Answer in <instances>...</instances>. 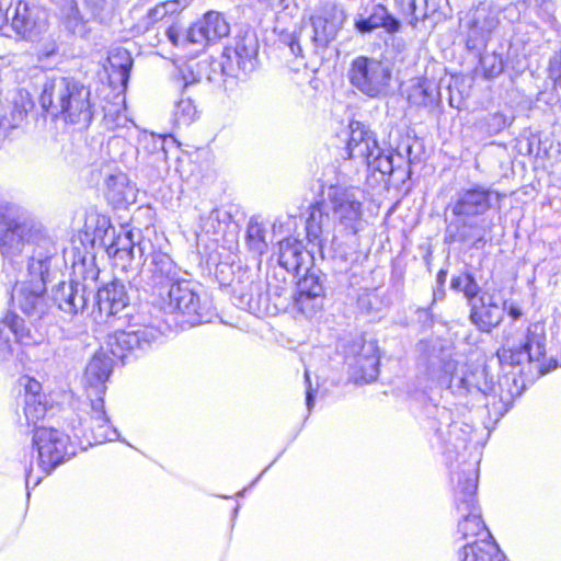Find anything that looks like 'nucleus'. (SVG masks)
Instances as JSON below:
<instances>
[{
  "label": "nucleus",
  "instance_id": "nucleus-13",
  "mask_svg": "<svg viewBox=\"0 0 561 561\" xmlns=\"http://www.w3.org/2000/svg\"><path fill=\"white\" fill-rule=\"evenodd\" d=\"M45 234L39 227L18 222L4 215L0 216V251L3 256L14 257L36 241L34 234Z\"/></svg>",
  "mask_w": 561,
  "mask_h": 561
},
{
  "label": "nucleus",
  "instance_id": "nucleus-2",
  "mask_svg": "<svg viewBox=\"0 0 561 561\" xmlns=\"http://www.w3.org/2000/svg\"><path fill=\"white\" fill-rule=\"evenodd\" d=\"M36 241L26 248L25 278L16 282L11 294L13 304L35 323L44 319L51 308L47 284L51 282V261L57 253L55 243L46 234H34Z\"/></svg>",
  "mask_w": 561,
  "mask_h": 561
},
{
  "label": "nucleus",
  "instance_id": "nucleus-30",
  "mask_svg": "<svg viewBox=\"0 0 561 561\" xmlns=\"http://www.w3.org/2000/svg\"><path fill=\"white\" fill-rule=\"evenodd\" d=\"M408 101L413 106L434 108L440 102L439 87L434 80L423 78L410 88Z\"/></svg>",
  "mask_w": 561,
  "mask_h": 561
},
{
  "label": "nucleus",
  "instance_id": "nucleus-19",
  "mask_svg": "<svg viewBox=\"0 0 561 561\" xmlns=\"http://www.w3.org/2000/svg\"><path fill=\"white\" fill-rule=\"evenodd\" d=\"M469 308V320L477 330L483 333H491L504 319L506 300L500 305L494 294L483 291L479 299L472 302Z\"/></svg>",
  "mask_w": 561,
  "mask_h": 561
},
{
  "label": "nucleus",
  "instance_id": "nucleus-31",
  "mask_svg": "<svg viewBox=\"0 0 561 561\" xmlns=\"http://www.w3.org/2000/svg\"><path fill=\"white\" fill-rule=\"evenodd\" d=\"M330 222V218L328 214H324L319 205H313L311 207L309 217L306 221V233L308 242L318 248L319 253L323 257V231L324 227Z\"/></svg>",
  "mask_w": 561,
  "mask_h": 561
},
{
  "label": "nucleus",
  "instance_id": "nucleus-14",
  "mask_svg": "<svg viewBox=\"0 0 561 561\" xmlns=\"http://www.w3.org/2000/svg\"><path fill=\"white\" fill-rule=\"evenodd\" d=\"M168 297V307L185 317L191 325L204 321L203 307L196 285L191 280L180 279L164 293Z\"/></svg>",
  "mask_w": 561,
  "mask_h": 561
},
{
  "label": "nucleus",
  "instance_id": "nucleus-21",
  "mask_svg": "<svg viewBox=\"0 0 561 561\" xmlns=\"http://www.w3.org/2000/svg\"><path fill=\"white\" fill-rule=\"evenodd\" d=\"M230 33V25L220 12L209 11L186 31L190 44L207 45L216 43Z\"/></svg>",
  "mask_w": 561,
  "mask_h": 561
},
{
  "label": "nucleus",
  "instance_id": "nucleus-41",
  "mask_svg": "<svg viewBox=\"0 0 561 561\" xmlns=\"http://www.w3.org/2000/svg\"><path fill=\"white\" fill-rule=\"evenodd\" d=\"M247 238L250 248L255 252L263 253L267 249V243L265 241V229L261 224L256 221H250L247 230Z\"/></svg>",
  "mask_w": 561,
  "mask_h": 561
},
{
  "label": "nucleus",
  "instance_id": "nucleus-22",
  "mask_svg": "<svg viewBox=\"0 0 561 561\" xmlns=\"http://www.w3.org/2000/svg\"><path fill=\"white\" fill-rule=\"evenodd\" d=\"M129 300L126 286L119 279H113L92 295L93 308L96 306L100 314L106 319L115 318L119 312L129 309Z\"/></svg>",
  "mask_w": 561,
  "mask_h": 561
},
{
  "label": "nucleus",
  "instance_id": "nucleus-27",
  "mask_svg": "<svg viewBox=\"0 0 561 561\" xmlns=\"http://www.w3.org/2000/svg\"><path fill=\"white\" fill-rule=\"evenodd\" d=\"M10 334L18 341L24 342L30 337V329L24 319L14 312H9L0 322V362L9 360L13 355Z\"/></svg>",
  "mask_w": 561,
  "mask_h": 561
},
{
  "label": "nucleus",
  "instance_id": "nucleus-10",
  "mask_svg": "<svg viewBox=\"0 0 561 561\" xmlns=\"http://www.w3.org/2000/svg\"><path fill=\"white\" fill-rule=\"evenodd\" d=\"M478 488V476L476 470L462 472L458 476V484L455 490L456 511L460 516L458 533L463 539L470 536H478L485 530L480 508L478 506L476 491Z\"/></svg>",
  "mask_w": 561,
  "mask_h": 561
},
{
  "label": "nucleus",
  "instance_id": "nucleus-33",
  "mask_svg": "<svg viewBox=\"0 0 561 561\" xmlns=\"http://www.w3.org/2000/svg\"><path fill=\"white\" fill-rule=\"evenodd\" d=\"M238 71L247 75L254 70L257 55V44L253 39L243 38L239 41L232 51Z\"/></svg>",
  "mask_w": 561,
  "mask_h": 561
},
{
  "label": "nucleus",
  "instance_id": "nucleus-49",
  "mask_svg": "<svg viewBox=\"0 0 561 561\" xmlns=\"http://www.w3.org/2000/svg\"><path fill=\"white\" fill-rule=\"evenodd\" d=\"M396 2L402 8L407 9L411 15H413L415 22L419 21V16L416 15L419 9V0H396ZM424 2V13L423 16L427 15L428 10V0H423Z\"/></svg>",
  "mask_w": 561,
  "mask_h": 561
},
{
  "label": "nucleus",
  "instance_id": "nucleus-7",
  "mask_svg": "<svg viewBox=\"0 0 561 561\" xmlns=\"http://www.w3.org/2000/svg\"><path fill=\"white\" fill-rule=\"evenodd\" d=\"M347 78L351 85L365 96L381 99L389 94L392 69L382 60L358 56L352 60Z\"/></svg>",
  "mask_w": 561,
  "mask_h": 561
},
{
  "label": "nucleus",
  "instance_id": "nucleus-43",
  "mask_svg": "<svg viewBox=\"0 0 561 561\" xmlns=\"http://www.w3.org/2000/svg\"><path fill=\"white\" fill-rule=\"evenodd\" d=\"M85 7L94 19L105 21L115 9V0H84Z\"/></svg>",
  "mask_w": 561,
  "mask_h": 561
},
{
  "label": "nucleus",
  "instance_id": "nucleus-44",
  "mask_svg": "<svg viewBox=\"0 0 561 561\" xmlns=\"http://www.w3.org/2000/svg\"><path fill=\"white\" fill-rule=\"evenodd\" d=\"M112 68H117V73L122 84H126L129 79V73L133 65L130 55L124 50L110 58Z\"/></svg>",
  "mask_w": 561,
  "mask_h": 561
},
{
  "label": "nucleus",
  "instance_id": "nucleus-58",
  "mask_svg": "<svg viewBox=\"0 0 561 561\" xmlns=\"http://www.w3.org/2000/svg\"><path fill=\"white\" fill-rule=\"evenodd\" d=\"M11 8H9L5 12L0 9V31L3 30L8 25V21L10 19Z\"/></svg>",
  "mask_w": 561,
  "mask_h": 561
},
{
  "label": "nucleus",
  "instance_id": "nucleus-63",
  "mask_svg": "<svg viewBox=\"0 0 561 561\" xmlns=\"http://www.w3.org/2000/svg\"><path fill=\"white\" fill-rule=\"evenodd\" d=\"M208 80H209V81H216L217 79H216L214 76L209 75V76H208Z\"/></svg>",
  "mask_w": 561,
  "mask_h": 561
},
{
  "label": "nucleus",
  "instance_id": "nucleus-38",
  "mask_svg": "<svg viewBox=\"0 0 561 561\" xmlns=\"http://www.w3.org/2000/svg\"><path fill=\"white\" fill-rule=\"evenodd\" d=\"M39 383L30 385V392L25 394L24 414L28 422H37L43 419L47 412L46 403L42 401V396L35 391Z\"/></svg>",
  "mask_w": 561,
  "mask_h": 561
},
{
  "label": "nucleus",
  "instance_id": "nucleus-57",
  "mask_svg": "<svg viewBox=\"0 0 561 561\" xmlns=\"http://www.w3.org/2000/svg\"><path fill=\"white\" fill-rule=\"evenodd\" d=\"M151 138L153 140V147L154 149H159L162 151L163 156H165V149H164V146H165V142L168 140V137L165 136H158L157 138L154 137V135H151Z\"/></svg>",
  "mask_w": 561,
  "mask_h": 561
},
{
  "label": "nucleus",
  "instance_id": "nucleus-34",
  "mask_svg": "<svg viewBox=\"0 0 561 561\" xmlns=\"http://www.w3.org/2000/svg\"><path fill=\"white\" fill-rule=\"evenodd\" d=\"M460 558L461 561H502L503 554L489 542H473L463 546Z\"/></svg>",
  "mask_w": 561,
  "mask_h": 561
},
{
  "label": "nucleus",
  "instance_id": "nucleus-61",
  "mask_svg": "<svg viewBox=\"0 0 561 561\" xmlns=\"http://www.w3.org/2000/svg\"><path fill=\"white\" fill-rule=\"evenodd\" d=\"M419 10L422 12V14L424 13V2H423V0H419V9H417V11Z\"/></svg>",
  "mask_w": 561,
  "mask_h": 561
},
{
  "label": "nucleus",
  "instance_id": "nucleus-46",
  "mask_svg": "<svg viewBox=\"0 0 561 561\" xmlns=\"http://www.w3.org/2000/svg\"><path fill=\"white\" fill-rule=\"evenodd\" d=\"M287 45H288L291 54L295 55V56L304 57L302 45H305V48L310 54V44L308 42L307 36L302 35L301 27L299 28L298 32H295V33H293L291 35L288 36Z\"/></svg>",
  "mask_w": 561,
  "mask_h": 561
},
{
  "label": "nucleus",
  "instance_id": "nucleus-42",
  "mask_svg": "<svg viewBox=\"0 0 561 561\" xmlns=\"http://www.w3.org/2000/svg\"><path fill=\"white\" fill-rule=\"evenodd\" d=\"M480 64L486 79L500 76L504 70L503 59L494 53L481 56Z\"/></svg>",
  "mask_w": 561,
  "mask_h": 561
},
{
  "label": "nucleus",
  "instance_id": "nucleus-39",
  "mask_svg": "<svg viewBox=\"0 0 561 561\" xmlns=\"http://www.w3.org/2000/svg\"><path fill=\"white\" fill-rule=\"evenodd\" d=\"M72 270L73 279H78L81 283L88 284L89 288H93L91 285L98 279L100 273L93 256H83L79 261L73 262Z\"/></svg>",
  "mask_w": 561,
  "mask_h": 561
},
{
  "label": "nucleus",
  "instance_id": "nucleus-20",
  "mask_svg": "<svg viewBox=\"0 0 561 561\" xmlns=\"http://www.w3.org/2000/svg\"><path fill=\"white\" fill-rule=\"evenodd\" d=\"M454 368L450 375L448 388L457 397L486 396L493 391V381L485 379V371H472L465 367H454L451 363L446 364V369Z\"/></svg>",
  "mask_w": 561,
  "mask_h": 561
},
{
  "label": "nucleus",
  "instance_id": "nucleus-56",
  "mask_svg": "<svg viewBox=\"0 0 561 561\" xmlns=\"http://www.w3.org/2000/svg\"><path fill=\"white\" fill-rule=\"evenodd\" d=\"M417 313H419L420 320L423 321L425 327H432L433 319H432V314L430 313L428 309L421 308L417 310Z\"/></svg>",
  "mask_w": 561,
  "mask_h": 561
},
{
  "label": "nucleus",
  "instance_id": "nucleus-5",
  "mask_svg": "<svg viewBox=\"0 0 561 561\" xmlns=\"http://www.w3.org/2000/svg\"><path fill=\"white\" fill-rule=\"evenodd\" d=\"M123 317L128 319L127 330L117 329L113 335H108L107 346L113 357L125 363L128 354L146 351L162 332L160 320L147 312H126Z\"/></svg>",
  "mask_w": 561,
  "mask_h": 561
},
{
  "label": "nucleus",
  "instance_id": "nucleus-54",
  "mask_svg": "<svg viewBox=\"0 0 561 561\" xmlns=\"http://www.w3.org/2000/svg\"><path fill=\"white\" fill-rule=\"evenodd\" d=\"M305 378H306V381L310 385L309 373L307 370L305 373ZM306 405H307V409L309 412L311 411V409L314 405V394H313V390L311 389L310 386L308 387L307 392H306Z\"/></svg>",
  "mask_w": 561,
  "mask_h": 561
},
{
  "label": "nucleus",
  "instance_id": "nucleus-29",
  "mask_svg": "<svg viewBox=\"0 0 561 561\" xmlns=\"http://www.w3.org/2000/svg\"><path fill=\"white\" fill-rule=\"evenodd\" d=\"M105 196L116 208H126L136 202V190L123 172H116L105 180Z\"/></svg>",
  "mask_w": 561,
  "mask_h": 561
},
{
  "label": "nucleus",
  "instance_id": "nucleus-9",
  "mask_svg": "<svg viewBox=\"0 0 561 561\" xmlns=\"http://www.w3.org/2000/svg\"><path fill=\"white\" fill-rule=\"evenodd\" d=\"M180 280V268L169 254L153 251L149 262H144L129 280L137 289L152 293L164 299V293Z\"/></svg>",
  "mask_w": 561,
  "mask_h": 561
},
{
  "label": "nucleus",
  "instance_id": "nucleus-36",
  "mask_svg": "<svg viewBox=\"0 0 561 561\" xmlns=\"http://www.w3.org/2000/svg\"><path fill=\"white\" fill-rule=\"evenodd\" d=\"M188 85L190 83L185 81L182 98L175 104L173 112L174 121L178 125L187 126L198 116V111L194 101L190 95H187Z\"/></svg>",
  "mask_w": 561,
  "mask_h": 561
},
{
  "label": "nucleus",
  "instance_id": "nucleus-53",
  "mask_svg": "<svg viewBox=\"0 0 561 561\" xmlns=\"http://www.w3.org/2000/svg\"><path fill=\"white\" fill-rule=\"evenodd\" d=\"M11 129H14L11 123L5 118L4 115H0V145L8 137Z\"/></svg>",
  "mask_w": 561,
  "mask_h": 561
},
{
  "label": "nucleus",
  "instance_id": "nucleus-59",
  "mask_svg": "<svg viewBox=\"0 0 561 561\" xmlns=\"http://www.w3.org/2000/svg\"><path fill=\"white\" fill-rule=\"evenodd\" d=\"M56 51H57V45L54 42L44 45V47L42 49V54L46 57H50V56L55 55Z\"/></svg>",
  "mask_w": 561,
  "mask_h": 561
},
{
  "label": "nucleus",
  "instance_id": "nucleus-4",
  "mask_svg": "<svg viewBox=\"0 0 561 561\" xmlns=\"http://www.w3.org/2000/svg\"><path fill=\"white\" fill-rule=\"evenodd\" d=\"M42 110L53 119L88 128L95 114L90 87L73 77L53 76L46 79L39 96Z\"/></svg>",
  "mask_w": 561,
  "mask_h": 561
},
{
  "label": "nucleus",
  "instance_id": "nucleus-17",
  "mask_svg": "<svg viewBox=\"0 0 561 561\" xmlns=\"http://www.w3.org/2000/svg\"><path fill=\"white\" fill-rule=\"evenodd\" d=\"M411 151L412 147L407 146L405 153L409 158L407 162L401 152L393 154L391 151H385L378 146V151L374 150V153L366 157L363 161L370 171L379 172L381 180H385L386 176H397L398 181L405 182L412 174L410 169L412 163L410 158Z\"/></svg>",
  "mask_w": 561,
  "mask_h": 561
},
{
  "label": "nucleus",
  "instance_id": "nucleus-18",
  "mask_svg": "<svg viewBox=\"0 0 561 561\" xmlns=\"http://www.w3.org/2000/svg\"><path fill=\"white\" fill-rule=\"evenodd\" d=\"M10 19L12 30L25 39L33 41L47 28V12L26 2L11 8Z\"/></svg>",
  "mask_w": 561,
  "mask_h": 561
},
{
  "label": "nucleus",
  "instance_id": "nucleus-26",
  "mask_svg": "<svg viewBox=\"0 0 561 561\" xmlns=\"http://www.w3.org/2000/svg\"><path fill=\"white\" fill-rule=\"evenodd\" d=\"M350 139L346 150L351 159H362L378 151V141L375 134L363 123L353 121L350 124Z\"/></svg>",
  "mask_w": 561,
  "mask_h": 561
},
{
  "label": "nucleus",
  "instance_id": "nucleus-62",
  "mask_svg": "<svg viewBox=\"0 0 561 561\" xmlns=\"http://www.w3.org/2000/svg\"><path fill=\"white\" fill-rule=\"evenodd\" d=\"M218 214L219 211L215 209L210 213V217H215L216 219H218Z\"/></svg>",
  "mask_w": 561,
  "mask_h": 561
},
{
  "label": "nucleus",
  "instance_id": "nucleus-11",
  "mask_svg": "<svg viewBox=\"0 0 561 561\" xmlns=\"http://www.w3.org/2000/svg\"><path fill=\"white\" fill-rule=\"evenodd\" d=\"M102 244L108 257L114 261L116 266H121L122 270H126L127 265L136 260L137 256L140 261L146 250L152 247L149 240L140 238L139 234L138 240H135V233L131 230H122L116 234L113 227L105 230Z\"/></svg>",
  "mask_w": 561,
  "mask_h": 561
},
{
  "label": "nucleus",
  "instance_id": "nucleus-23",
  "mask_svg": "<svg viewBox=\"0 0 561 561\" xmlns=\"http://www.w3.org/2000/svg\"><path fill=\"white\" fill-rule=\"evenodd\" d=\"M499 19L489 10L477 9L469 22L466 46L469 50H480L486 46L491 33L496 28Z\"/></svg>",
  "mask_w": 561,
  "mask_h": 561
},
{
  "label": "nucleus",
  "instance_id": "nucleus-47",
  "mask_svg": "<svg viewBox=\"0 0 561 561\" xmlns=\"http://www.w3.org/2000/svg\"><path fill=\"white\" fill-rule=\"evenodd\" d=\"M436 412L439 425L435 428V431L442 439L449 440L450 431L448 430L447 433H445L443 426H446L447 428L453 426L451 413L446 408L437 409Z\"/></svg>",
  "mask_w": 561,
  "mask_h": 561
},
{
  "label": "nucleus",
  "instance_id": "nucleus-6",
  "mask_svg": "<svg viewBox=\"0 0 561 561\" xmlns=\"http://www.w3.org/2000/svg\"><path fill=\"white\" fill-rule=\"evenodd\" d=\"M32 443L36 450V465L42 474L33 476L34 456H32L30 467L25 468L26 488L32 481L36 486L45 476L75 455L73 450L69 451V436L56 428L36 427Z\"/></svg>",
  "mask_w": 561,
  "mask_h": 561
},
{
  "label": "nucleus",
  "instance_id": "nucleus-52",
  "mask_svg": "<svg viewBox=\"0 0 561 561\" xmlns=\"http://www.w3.org/2000/svg\"><path fill=\"white\" fill-rule=\"evenodd\" d=\"M178 3V0L176 1H173V2H167V3H163L161 5H158L153 10L150 11V15L152 18H159V16H162L164 15L165 13H168L169 11H174L175 9L173 8L175 4Z\"/></svg>",
  "mask_w": 561,
  "mask_h": 561
},
{
  "label": "nucleus",
  "instance_id": "nucleus-25",
  "mask_svg": "<svg viewBox=\"0 0 561 561\" xmlns=\"http://www.w3.org/2000/svg\"><path fill=\"white\" fill-rule=\"evenodd\" d=\"M355 27L362 34L371 33L377 28L394 34L401 30V22L385 5L374 4L367 16L360 15L355 21Z\"/></svg>",
  "mask_w": 561,
  "mask_h": 561
},
{
  "label": "nucleus",
  "instance_id": "nucleus-35",
  "mask_svg": "<svg viewBox=\"0 0 561 561\" xmlns=\"http://www.w3.org/2000/svg\"><path fill=\"white\" fill-rule=\"evenodd\" d=\"M10 115H4L14 128H18L26 119L27 113L33 108L34 102L25 90H18L11 101Z\"/></svg>",
  "mask_w": 561,
  "mask_h": 561
},
{
  "label": "nucleus",
  "instance_id": "nucleus-45",
  "mask_svg": "<svg viewBox=\"0 0 561 561\" xmlns=\"http://www.w3.org/2000/svg\"><path fill=\"white\" fill-rule=\"evenodd\" d=\"M510 124L511 122L508 121V118L500 112L489 114L482 121V127L489 135H496L501 133Z\"/></svg>",
  "mask_w": 561,
  "mask_h": 561
},
{
  "label": "nucleus",
  "instance_id": "nucleus-50",
  "mask_svg": "<svg viewBox=\"0 0 561 561\" xmlns=\"http://www.w3.org/2000/svg\"><path fill=\"white\" fill-rule=\"evenodd\" d=\"M549 77L554 79L556 84L561 88V55H554L549 60Z\"/></svg>",
  "mask_w": 561,
  "mask_h": 561
},
{
  "label": "nucleus",
  "instance_id": "nucleus-60",
  "mask_svg": "<svg viewBox=\"0 0 561 561\" xmlns=\"http://www.w3.org/2000/svg\"><path fill=\"white\" fill-rule=\"evenodd\" d=\"M446 277H447V272L444 271V270H440L437 273L436 280H437L438 284L444 285V283L446 282Z\"/></svg>",
  "mask_w": 561,
  "mask_h": 561
},
{
  "label": "nucleus",
  "instance_id": "nucleus-48",
  "mask_svg": "<svg viewBox=\"0 0 561 561\" xmlns=\"http://www.w3.org/2000/svg\"><path fill=\"white\" fill-rule=\"evenodd\" d=\"M165 35L168 39L174 45L180 46L190 42L186 39V33L184 34L179 25H171L167 28Z\"/></svg>",
  "mask_w": 561,
  "mask_h": 561
},
{
  "label": "nucleus",
  "instance_id": "nucleus-51",
  "mask_svg": "<svg viewBox=\"0 0 561 561\" xmlns=\"http://www.w3.org/2000/svg\"><path fill=\"white\" fill-rule=\"evenodd\" d=\"M210 67L213 68L215 73L219 69L221 76H230V77H238L239 76L238 73H234V70L232 69V67L230 65L227 66V65H225L221 61L214 60V61L210 62Z\"/></svg>",
  "mask_w": 561,
  "mask_h": 561
},
{
  "label": "nucleus",
  "instance_id": "nucleus-24",
  "mask_svg": "<svg viewBox=\"0 0 561 561\" xmlns=\"http://www.w3.org/2000/svg\"><path fill=\"white\" fill-rule=\"evenodd\" d=\"M310 44V54L320 55L337 34L336 24L323 16L311 18L309 25L301 26Z\"/></svg>",
  "mask_w": 561,
  "mask_h": 561
},
{
  "label": "nucleus",
  "instance_id": "nucleus-15",
  "mask_svg": "<svg viewBox=\"0 0 561 561\" xmlns=\"http://www.w3.org/2000/svg\"><path fill=\"white\" fill-rule=\"evenodd\" d=\"M93 291L94 288L78 279L60 280L51 287V300L60 311L73 317L88 309Z\"/></svg>",
  "mask_w": 561,
  "mask_h": 561
},
{
  "label": "nucleus",
  "instance_id": "nucleus-55",
  "mask_svg": "<svg viewBox=\"0 0 561 561\" xmlns=\"http://www.w3.org/2000/svg\"><path fill=\"white\" fill-rule=\"evenodd\" d=\"M505 312H507V314L513 319V320H518L522 316H523V311L522 309L515 305V304H511V305H507L506 304V310Z\"/></svg>",
  "mask_w": 561,
  "mask_h": 561
},
{
  "label": "nucleus",
  "instance_id": "nucleus-40",
  "mask_svg": "<svg viewBox=\"0 0 561 561\" xmlns=\"http://www.w3.org/2000/svg\"><path fill=\"white\" fill-rule=\"evenodd\" d=\"M61 19L66 28L77 33L83 27V19L75 0H62Z\"/></svg>",
  "mask_w": 561,
  "mask_h": 561
},
{
  "label": "nucleus",
  "instance_id": "nucleus-37",
  "mask_svg": "<svg viewBox=\"0 0 561 561\" xmlns=\"http://www.w3.org/2000/svg\"><path fill=\"white\" fill-rule=\"evenodd\" d=\"M453 289L461 291L467 299L468 306L476 302L483 293L474 276L470 272H465L454 276L450 282Z\"/></svg>",
  "mask_w": 561,
  "mask_h": 561
},
{
  "label": "nucleus",
  "instance_id": "nucleus-3",
  "mask_svg": "<svg viewBox=\"0 0 561 561\" xmlns=\"http://www.w3.org/2000/svg\"><path fill=\"white\" fill-rule=\"evenodd\" d=\"M113 357L99 351L90 359L83 375L87 396L90 400L89 419H79L80 428H75V436L85 438L89 444H102L119 438L118 431L112 426L104 408L106 381L113 369Z\"/></svg>",
  "mask_w": 561,
  "mask_h": 561
},
{
  "label": "nucleus",
  "instance_id": "nucleus-16",
  "mask_svg": "<svg viewBox=\"0 0 561 561\" xmlns=\"http://www.w3.org/2000/svg\"><path fill=\"white\" fill-rule=\"evenodd\" d=\"M325 276L319 271L307 268L305 276L297 282L293 296L294 306L306 317H312L322 310L325 300Z\"/></svg>",
  "mask_w": 561,
  "mask_h": 561
},
{
  "label": "nucleus",
  "instance_id": "nucleus-32",
  "mask_svg": "<svg viewBox=\"0 0 561 561\" xmlns=\"http://www.w3.org/2000/svg\"><path fill=\"white\" fill-rule=\"evenodd\" d=\"M545 352L543 328L533 324L527 330L526 342L523 344L519 355H526L529 362H539Z\"/></svg>",
  "mask_w": 561,
  "mask_h": 561
},
{
  "label": "nucleus",
  "instance_id": "nucleus-12",
  "mask_svg": "<svg viewBox=\"0 0 561 561\" xmlns=\"http://www.w3.org/2000/svg\"><path fill=\"white\" fill-rule=\"evenodd\" d=\"M328 199L334 218L355 234L363 217V192L357 187L330 186Z\"/></svg>",
  "mask_w": 561,
  "mask_h": 561
},
{
  "label": "nucleus",
  "instance_id": "nucleus-8",
  "mask_svg": "<svg viewBox=\"0 0 561 561\" xmlns=\"http://www.w3.org/2000/svg\"><path fill=\"white\" fill-rule=\"evenodd\" d=\"M350 378L355 383H368L379 375V348L374 340L363 335L345 339L340 344Z\"/></svg>",
  "mask_w": 561,
  "mask_h": 561
},
{
  "label": "nucleus",
  "instance_id": "nucleus-1",
  "mask_svg": "<svg viewBox=\"0 0 561 561\" xmlns=\"http://www.w3.org/2000/svg\"><path fill=\"white\" fill-rule=\"evenodd\" d=\"M505 197L504 193L482 184L458 190L446 207L450 218L446 217L445 240L449 243H471L476 249L484 247L485 236L494 227L485 215L491 209H500Z\"/></svg>",
  "mask_w": 561,
  "mask_h": 561
},
{
  "label": "nucleus",
  "instance_id": "nucleus-28",
  "mask_svg": "<svg viewBox=\"0 0 561 561\" xmlns=\"http://www.w3.org/2000/svg\"><path fill=\"white\" fill-rule=\"evenodd\" d=\"M313 257V249L305 251L301 241L284 239L278 244V263L287 272L299 274L301 267Z\"/></svg>",
  "mask_w": 561,
  "mask_h": 561
}]
</instances>
